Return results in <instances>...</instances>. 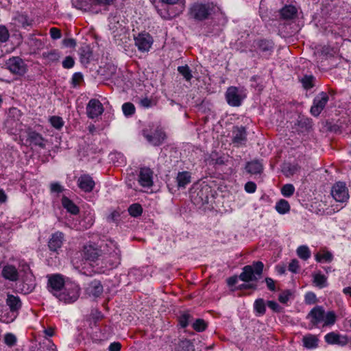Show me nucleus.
<instances>
[{
    "instance_id": "obj_1",
    "label": "nucleus",
    "mask_w": 351,
    "mask_h": 351,
    "mask_svg": "<svg viewBox=\"0 0 351 351\" xmlns=\"http://www.w3.org/2000/svg\"><path fill=\"white\" fill-rule=\"evenodd\" d=\"M101 252L103 253V260L106 262V267L112 269L120 264L121 251L114 241L106 240L105 243L101 245Z\"/></svg>"
},
{
    "instance_id": "obj_2",
    "label": "nucleus",
    "mask_w": 351,
    "mask_h": 351,
    "mask_svg": "<svg viewBox=\"0 0 351 351\" xmlns=\"http://www.w3.org/2000/svg\"><path fill=\"white\" fill-rule=\"evenodd\" d=\"M21 111L16 108H12L9 111L8 117L4 123V129L11 135L22 136V132L25 125L21 121Z\"/></svg>"
},
{
    "instance_id": "obj_3",
    "label": "nucleus",
    "mask_w": 351,
    "mask_h": 351,
    "mask_svg": "<svg viewBox=\"0 0 351 351\" xmlns=\"http://www.w3.org/2000/svg\"><path fill=\"white\" fill-rule=\"evenodd\" d=\"M311 322L322 327L332 326L336 322V315L333 311L325 312L322 306L314 307L308 314Z\"/></svg>"
},
{
    "instance_id": "obj_4",
    "label": "nucleus",
    "mask_w": 351,
    "mask_h": 351,
    "mask_svg": "<svg viewBox=\"0 0 351 351\" xmlns=\"http://www.w3.org/2000/svg\"><path fill=\"white\" fill-rule=\"evenodd\" d=\"M114 0H72V5L83 12L98 13L101 8L107 7Z\"/></svg>"
},
{
    "instance_id": "obj_5",
    "label": "nucleus",
    "mask_w": 351,
    "mask_h": 351,
    "mask_svg": "<svg viewBox=\"0 0 351 351\" xmlns=\"http://www.w3.org/2000/svg\"><path fill=\"white\" fill-rule=\"evenodd\" d=\"M80 295V286L76 282L67 279L65 287L56 298L66 304H71L75 302Z\"/></svg>"
},
{
    "instance_id": "obj_6",
    "label": "nucleus",
    "mask_w": 351,
    "mask_h": 351,
    "mask_svg": "<svg viewBox=\"0 0 351 351\" xmlns=\"http://www.w3.org/2000/svg\"><path fill=\"white\" fill-rule=\"evenodd\" d=\"M218 9L213 3H195L190 9V15L195 20L203 21L208 19Z\"/></svg>"
},
{
    "instance_id": "obj_7",
    "label": "nucleus",
    "mask_w": 351,
    "mask_h": 351,
    "mask_svg": "<svg viewBox=\"0 0 351 351\" xmlns=\"http://www.w3.org/2000/svg\"><path fill=\"white\" fill-rule=\"evenodd\" d=\"M264 265L261 261L254 262L252 265L245 266L239 275V278L244 282L256 281L261 278Z\"/></svg>"
},
{
    "instance_id": "obj_8",
    "label": "nucleus",
    "mask_w": 351,
    "mask_h": 351,
    "mask_svg": "<svg viewBox=\"0 0 351 351\" xmlns=\"http://www.w3.org/2000/svg\"><path fill=\"white\" fill-rule=\"evenodd\" d=\"M246 97L245 90L243 88L230 86L226 94L227 102L231 106H239Z\"/></svg>"
},
{
    "instance_id": "obj_9",
    "label": "nucleus",
    "mask_w": 351,
    "mask_h": 351,
    "mask_svg": "<svg viewBox=\"0 0 351 351\" xmlns=\"http://www.w3.org/2000/svg\"><path fill=\"white\" fill-rule=\"evenodd\" d=\"M67 279L65 280L61 274H52L48 276L47 287L49 291L57 297L65 287Z\"/></svg>"
},
{
    "instance_id": "obj_10",
    "label": "nucleus",
    "mask_w": 351,
    "mask_h": 351,
    "mask_svg": "<svg viewBox=\"0 0 351 351\" xmlns=\"http://www.w3.org/2000/svg\"><path fill=\"white\" fill-rule=\"evenodd\" d=\"M8 69L13 74L22 76L27 71V64L19 57H12L6 62Z\"/></svg>"
},
{
    "instance_id": "obj_11",
    "label": "nucleus",
    "mask_w": 351,
    "mask_h": 351,
    "mask_svg": "<svg viewBox=\"0 0 351 351\" xmlns=\"http://www.w3.org/2000/svg\"><path fill=\"white\" fill-rule=\"evenodd\" d=\"M331 195L335 201L343 203L349 199L348 189L342 182L335 183L332 187Z\"/></svg>"
},
{
    "instance_id": "obj_12",
    "label": "nucleus",
    "mask_w": 351,
    "mask_h": 351,
    "mask_svg": "<svg viewBox=\"0 0 351 351\" xmlns=\"http://www.w3.org/2000/svg\"><path fill=\"white\" fill-rule=\"evenodd\" d=\"M135 45L141 52L149 51L152 44L153 38L148 33H141L134 38Z\"/></svg>"
},
{
    "instance_id": "obj_13",
    "label": "nucleus",
    "mask_w": 351,
    "mask_h": 351,
    "mask_svg": "<svg viewBox=\"0 0 351 351\" xmlns=\"http://www.w3.org/2000/svg\"><path fill=\"white\" fill-rule=\"evenodd\" d=\"M329 97L325 92L320 93L313 100V104L311 108V114L317 117L323 110L328 101Z\"/></svg>"
},
{
    "instance_id": "obj_14",
    "label": "nucleus",
    "mask_w": 351,
    "mask_h": 351,
    "mask_svg": "<svg viewBox=\"0 0 351 351\" xmlns=\"http://www.w3.org/2000/svg\"><path fill=\"white\" fill-rule=\"evenodd\" d=\"M104 112L102 104L96 99H91L86 106V114L88 118L95 119Z\"/></svg>"
},
{
    "instance_id": "obj_15",
    "label": "nucleus",
    "mask_w": 351,
    "mask_h": 351,
    "mask_svg": "<svg viewBox=\"0 0 351 351\" xmlns=\"http://www.w3.org/2000/svg\"><path fill=\"white\" fill-rule=\"evenodd\" d=\"M162 3L169 4V5H174L178 4L179 8L176 12H167L163 13L161 10H158V14L165 19H169L173 18L180 13H182L184 9L185 0H161Z\"/></svg>"
},
{
    "instance_id": "obj_16",
    "label": "nucleus",
    "mask_w": 351,
    "mask_h": 351,
    "mask_svg": "<svg viewBox=\"0 0 351 351\" xmlns=\"http://www.w3.org/2000/svg\"><path fill=\"white\" fill-rule=\"evenodd\" d=\"M325 341L328 344H336L341 346H346L349 339L346 335H340L334 332L326 334L324 337Z\"/></svg>"
},
{
    "instance_id": "obj_17",
    "label": "nucleus",
    "mask_w": 351,
    "mask_h": 351,
    "mask_svg": "<svg viewBox=\"0 0 351 351\" xmlns=\"http://www.w3.org/2000/svg\"><path fill=\"white\" fill-rule=\"evenodd\" d=\"M144 136L149 143L154 146H158L165 139L166 134L162 129L157 128L151 134L144 132Z\"/></svg>"
},
{
    "instance_id": "obj_18",
    "label": "nucleus",
    "mask_w": 351,
    "mask_h": 351,
    "mask_svg": "<svg viewBox=\"0 0 351 351\" xmlns=\"http://www.w3.org/2000/svg\"><path fill=\"white\" fill-rule=\"evenodd\" d=\"M22 270L26 274L27 280L28 281V283L23 284L22 291L25 293H28L32 292L35 288V279L30 271L29 265L23 264L22 265Z\"/></svg>"
},
{
    "instance_id": "obj_19",
    "label": "nucleus",
    "mask_w": 351,
    "mask_h": 351,
    "mask_svg": "<svg viewBox=\"0 0 351 351\" xmlns=\"http://www.w3.org/2000/svg\"><path fill=\"white\" fill-rule=\"evenodd\" d=\"M138 182L143 187H150L153 184V172L149 168H141L138 176Z\"/></svg>"
},
{
    "instance_id": "obj_20",
    "label": "nucleus",
    "mask_w": 351,
    "mask_h": 351,
    "mask_svg": "<svg viewBox=\"0 0 351 351\" xmlns=\"http://www.w3.org/2000/svg\"><path fill=\"white\" fill-rule=\"evenodd\" d=\"M245 128L243 126H234L232 129L233 143L238 146L244 145L247 141Z\"/></svg>"
},
{
    "instance_id": "obj_21",
    "label": "nucleus",
    "mask_w": 351,
    "mask_h": 351,
    "mask_svg": "<svg viewBox=\"0 0 351 351\" xmlns=\"http://www.w3.org/2000/svg\"><path fill=\"white\" fill-rule=\"evenodd\" d=\"M95 182L89 175H82L77 179V186L83 191L88 193L93 191Z\"/></svg>"
},
{
    "instance_id": "obj_22",
    "label": "nucleus",
    "mask_w": 351,
    "mask_h": 351,
    "mask_svg": "<svg viewBox=\"0 0 351 351\" xmlns=\"http://www.w3.org/2000/svg\"><path fill=\"white\" fill-rule=\"evenodd\" d=\"M80 253L85 260L90 261H96L99 256V250L91 244L84 245Z\"/></svg>"
},
{
    "instance_id": "obj_23",
    "label": "nucleus",
    "mask_w": 351,
    "mask_h": 351,
    "mask_svg": "<svg viewBox=\"0 0 351 351\" xmlns=\"http://www.w3.org/2000/svg\"><path fill=\"white\" fill-rule=\"evenodd\" d=\"M64 241V234L61 232H56L51 235L48 243L49 249L56 252L62 247Z\"/></svg>"
},
{
    "instance_id": "obj_24",
    "label": "nucleus",
    "mask_w": 351,
    "mask_h": 351,
    "mask_svg": "<svg viewBox=\"0 0 351 351\" xmlns=\"http://www.w3.org/2000/svg\"><path fill=\"white\" fill-rule=\"evenodd\" d=\"M2 276L6 280L16 281L19 278V272L14 266L6 265L3 267Z\"/></svg>"
},
{
    "instance_id": "obj_25",
    "label": "nucleus",
    "mask_w": 351,
    "mask_h": 351,
    "mask_svg": "<svg viewBox=\"0 0 351 351\" xmlns=\"http://www.w3.org/2000/svg\"><path fill=\"white\" fill-rule=\"evenodd\" d=\"M176 182L178 188L184 189L191 182V173L186 171L178 172Z\"/></svg>"
},
{
    "instance_id": "obj_26",
    "label": "nucleus",
    "mask_w": 351,
    "mask_h": 351,
    "mask_svg": "<svg viewBox=\"0 0 351 351\" xmlns=\"http://www.w3.org/2000/svg\"><path fill=\"white\" fill-rule=\"evenodd\" d=\"M6 304L12 313H16L21 307V302L18 296L8 294L6 299Z\"/></svg>"
},
{
    "instance_id": "obj_27",
    "label": "nucleus",
    "mask_w": 351,
    "mask_h": 351,
    "mask_svg": "<svg viewBox=\"0 0 351 351\" xmlns=\"http://www.w3.org/2000/svg\"><path fill=\"white\" fill-rule=\"evenodd\" d=\"M302 343L304 347L307 349H315L318 347L319 339L317 336L308 334L303 337Z\"/></svg>"
},
{
    "instance_id": "obj_28",
    "label": "nucleus",
    "mask_w": 351,
    "mask_h": 351,
    "mask_svg": "<svg viewBox=\"0 0 351 351\" xmlns=\"http://www.w3.org/2000/svg\"><path fill=\"white\" fill-rule=\"evenodd\" d=\"M328 278L321 272L314 273L313 274V282L319 289H323L328 286Z\"/></svg>"
},
{
    "instance_id": "obj_29",
    "label": "nucleus",
    "mask_w": 351,
    "mask_h": 351,
    "mask_svg": "<svg viewBox=\"0 0 351 351\" xmlns=\"http://www.w3.org/2000/svg\"><path fill=\"white\" fill-rule=\"evenodd\" d=\"M42 56L47 63L50 64L58 61L61 55L58 50L52 49L43 53Z\"/></svg>"
},
{
    "instance_id": "obj_30",
    "label": "nucleus",
    "mask_w": 351,
    "mask_h": 351,
    "mask_svg": "<svg viewBox=\"0 0 351 351\" xmlns=\"http://www.w3.org/2000/svg\"><path fill=\"white\" fill-rule=\"evenodd\" d=\"M62 206L70 213L76 215L79 213L78 207L68 197H63L62 199Z\"/></svg>"
},
{
    "instance_id": "obj_31",
    "label": "nucleus",
    "mask_w": 351,
    "mask_h": 351,
    "mask_svg": "<svg viewBox=\"0 0 351 351\" xmlns=\"http://www.w3.org/2000/svg\"><path fill=\"white\" fill-rule=\"evenodd\" d=\"M291 208L288 201L281 199L278 201L275 206L276 210L280 215H285L289 212Z\"/></svg>"
},
{
    "instance_id": "obj_32",
    "label": "nucleus",
    "mask_w": 351,
    "mask_h": 351,
    "mask_svg": "<svg viewBox=\"0 0 351 351\" xmlns=\"http://www.w3.org/2000/svg\"><path fill=\"white\" fill-rule=\"evenodd\" d=\"M245 169L246 171L250 173L257 174L261 172L263 167L259 161L254 160L247 162Z\"/></svg>"
},
{
    "instance_id": "obj_33",
    "label": "nucleus",
    "mask_w": 351,
    "mask_h": 351,
    "mask_svg": "<svg viewBox=\"0 0 351 351\" xmlns=\"http://www.w3.org/2000/svg\"><path fill=\"white\" fill-rule=\"evenodd\" d=\"M297 13V9L293 5H285L280 11L281 16L285 19H293Z\"/></svg>"
},
{
    "instance_id": "obj_34",
    "label": "nucleus",
    "mask_w": 351,
    "mask_h": 351,
    "mask_svg": "<svg viewBox=\"0 0 351 351\" xmlns=\"http://www.w3.org/2000/svg\"><path fill=\"white\" fill-rule=\"evenodd\" d=\"M95 222V215L93 212L88 211L84 214L82 221L80 222V226L85 229L90 228Z\"/></svg>"
},
{
    "instance_id": "obj_35",
    "label": "nucleus",
    "mask_w": 351,
    "mask_h": 351,
    "mask_svg": "<svg viewBox=\"0 0 351 351\" xmlns=\"http://www.w3.org/2000/svg\"><path fill=\"white\" fill-rule=\"evenodd\" d=\"M315 258L319 263H330L333 259V255L328 251L323 250L317 253Z\"/></svg>"
},
{
    "instance_id": "obj_36",
    "label": "nucleus",
    "mask_w": 351,
    "mask_h": 351,
    "mask_svg": "<svg viewBox=\"0 0 351 351\" xmlns=\"http://www.w3.org/2000/svg\"><path fill=\"white\" fill-rule=\"evenodd\" d=\"M28 138L31 143L38 145L40 147L45 146L44 139L40 134L35 132H30Z\"/></svg>"
},
{
    "instance_id": "obj_37",
    "label": "nucleus",
    "mask_w": 351,
    "mask_h": 351,
    "mask_svg": "<svg viewBox=\"0 0 351 351\" xmlns=\"http://www.w3.org/2000/svg\"><path fill=\"white\" fill-rule=\"evenodd\" d=\"M296 254L300 258L304 261L308 260L311 255L309 247L305 245H300L296 250Z\"/></svg>"
},
{
    "instance_id": "obj_38",
    "label": "nucleus",
    "mask_w": 351,
    "mask_h": 351,
    "mask_svg": "<svg viewBox=\"0 0 351 351\" xmlns=\"http://www.w3.org/2000/svg\"><path fill=\"white\" fill-rule=\"evenodd\" d=\"M254 308L256 311V315H263L266 311L265 303L263 299L259 298L255 300L254 304Z\"/></svg>"
},
{
    "instance_id": "obj_39",
    "label": "nucleus",
    "mask_w": 351,
    "mask_h": 351,
    "mask_svg": "<svg viewBox=\"0 0 351 351\" xmlns=\"http://www.w3.org/2000/svg\"><path fill=\"white\" fill-rule=\"evenodd\" d=\"M178 71L186 81H190L192 79L191 71L188 65L178 66Z\"/></svg>"
},
{
    "instance_id": "obj_40",
    "label": "nucleus",
    "mask_w": 351,
    "mask_h": 351,
    "mask_svg": "<svg viewBox=\"0 0 351 351\" xmlns=\"http://www.w3.org/2000/svg\"><path fill=\"white\" fill-rule=\"evenodd\" d=\"M49 122L51 125L57 129L60 130L64 125V121L62 117L58 116H52L49 118Z\"/></svg>"
},
{
    "instance_id": "obj_41",
    "label": "nucleus",
    "mask_w": 351,
    "mask_h": 351,
    "mask_svg": "<svg viewBox=\"0 0 351 351\" xmlns=\"http://www.w3.org/2000/svg\"><path fill=\"white\" fill-rule=\"evenodd\" d=\"M295 192V188L291 184H285L281 189V193L284 197H289Z\"/></svg>"
},
{
    "instance_id": "obj_42",
    "label": "nucleus",
    "mask_w": 351,
    "mask_h": 351,
    "mask_svg": "<svg viewBox=\"0 0 351 351\" xmlns=\"http://www.w3.org/2000/svg\"><path fill=\"white\" fill-rule=\"evenodd\" d=\"M143 211L142 207L138 204H132L129 208L128 212L130 215L133 217H138L141 215Z\"/></svg>"
},
{
    "instance_id": "obj_43",
    "label": "nucleus",
    "mask_w": 351,
    "mask_h": 351,
    "mask_svg": "<svg viewBox=\"0 0 351 351\" xmlns=\"http://www.w3.org/2000/svg\"><path fill=\"white\" fill-rule=\"evenodd\" d=\"M122 110L123 112V114L127 116H132L135 112V107L130 102H127L123 104L122 106Z\"/></svg>"
},
{
    "instance_id": "obj_44",
    "label": "nucleus",
    "mask_w": 351,
    "mask_h": 351,
    "mask_svg": "<svg viewBox=\"0 0 351 351\" xmlns=\"http://www.w3.org/2000/svg\"><path fill=\"white\" fill-rule=\"evenodd\" d=\"M90 288V293L95 296L99 295L103 291V287L99 282H93L91 283Z\"/></svg>"
},
{
    "instance_id": "obj_45",
    "label": "nucleus",
    "mask_w": 351,
    "mask_h": 351,
    "mask_svg": "<svg viewBox=\"0 0 351 351\" xmlns=\"http://www.w3.org/2000/svg\"><path fill=\"white\" fill-rule=\"evenodd\" d=\"M83 80V75L81 73H75L71 78V84L74 88H76L80 85Z\"/></svg>"
},
{
    "instance_id": "obj_46",
    "label": "nucleus",
    "mask_w": 351,
    "mask_h": 351,
    "mask_svg": "<svg viewBox=\"0 0 351 351\" xmlns=\"http://www.w3.org/2000/svg\"><path fill=\"white\" fill-rule=\"evenodd\" d=\"M206 323L202 319H197L193 324V328L194 330L198 332L204 331L206 328Z\"/></svg>"
},
{
    "instance_id": "obj_47",
    "label": "nucleus",
    "mask_w": 351,
    "mask_h": 351,
    "mask_svg": "<svg viewBox=\"0 0 351 351\" xmlns=\"http://www.w3.org/2000/svg\"><path fill=\"white\" fill-rule=\"evenodd\" d=\"M314 77L312 75H305L302 79V83L304 86V87L306 89H309L313 86V82Z\"/></svg>"
},
{
    "instance_id": "obj_48",
    "label": "nucleus",
    "mask_w": 351,
    "mask_h": 351,
    "mask_svg": "<svg viewBox=\"0 0 351 351\" xmlns=\"http://www.w3.org/2000/svg\"><path fill=\"white\" fill-rule=\"evenodd\" d=\"M300 263L297 259H293L289 263L288 269L292 273L296 274L300 269Z\"/></svg>"
},
{
    "instance_id": "obj_49",
    "label": "nucleus",
    "mask_w": 351,
    "mask_h": 351,
    "mask_svg": "<svg viewBox=\"0 0 351 351\" xmlns=\"http://www.w3.org/2000/svg\"><path fill=\"white\" fill-rule=\"evenodd\" d=\"M259 49L263 52L270 51L272 49V44L266 40H261L259 43Z\"/></svg>"
},
{
    "instance_id": "obj_50",
    "label": "nucleus",
    "mask_w": 351,
    "mask_h": 351,
    "mask_svg": "<svg viewBox=\"0 0 351 351\" xmlns=\"http://www.w3.org/2000/svg\"><path fill=\"white\" fill-rule=\"evenodd\" d=\"M9 32L4 25H0V42L4 43L9 38Z\"/></svg>"
},
{
    "instance_id": "obj_51",
    "label": "nucleus",
    "mask_w": 351,
    "mask_h": 351,
    "mask_svg": "<svg viewBox=\"0 0 351 351\" xmlns=\"http://www.w3.org/2000/svg\"><path fill=\"white\" fill-rule=\"evenodd\" d=\"M75 60L71 56H66L62 61V66L64 69H69L74 66Z\"/></svg>"
},
{
    "instance_id": "obj_52",
    "label": "nucleus",
    "mask_w": 351,
    "mask_h": 351,
    "mask_svg": "<svg viewBox=\"0 0 351 351\" xmlns=\"http://www.w3.org/2000/svg\"><path fill=\"white\" fill-rule=\"evenodd\" d=\"M4 341L6 345L12 346L16 343V338L13 334L8 333L5 335Z\"/></svg>"
},
{
    "instance_id": "obj_53",
    "label": "nucleus",
    "mask_w": 351,
    "mask_h": 351,
    "mask_svg": "<svg viewBox=\"0 0 351 351\" xmlns=\"http://www.w3.org/2000/svg\"><path fill=\"white\" fill-rule=\"evenodd\" d=\"M291 295V291L286 290L279 295L278 300L282 304H286L289 300Z\"/></svg>"
},
{
    "instance_id": "obj_54",
    "label": "nucleus",
    "mask_w": 351,
    "mask_h": 351,
    "mask_svg": "<svg viewBox=\"0 0 351 351\" xmlns=\"http://www.w3.org/2000/svg\"><path fill=\"white\" fill-rule=\"evenodd\" d=\"M305 302L308 304H313L316 302V295L313 292H308L304 296Z\"/></svg>"
},
{
    "instance_id": "obj_55",
    "label": "nucleus",
    "mask_w": 351,
    "mask_h": 351,
    "mask_svg": "<svg viewBox=\"0 0 351 351\" xmlns=\"http://www.w3.org/2000/svg\"><path fill=\"white\" fill-rule=\"evenodd\" d=\"M139 104H140L141 107H143V108H145L152 107L153 106L155 105L154 101L152 99H149L147 97H145V98L141 99L139 101Z\"/></svg>"
},
{
    "instance_id": "obj_56",
    "label": "nucleus",
    "mask_w": 351,
    "mask_h": 351,
    "mask_svg": "<svg viewBox=\"0 0 351 351\" xmlns=\"http://www.w3.org/2000/svg\"><path fill=\"white\" fill-rule=\"evenodd\" d=\"M190 319V315L188 313H184L179 317V322L182 328L188 326Z\"/></svg>"
},
{
    "instance_id": "obj_57",
    "label": "nucleus",
    "mask_w": 351,
    "mask_h": 351,
    "mask_svg": "<svg viewBox=\"0 0 351 351\" xmlns=\"http://www.w3.org/2000/svg\"><path fill=\"white\" fill-rule=\"evenodd\" d=\"M51 38L53 40H57L61 38L62 34L60 30L56 27H51L49 30Z\"/></svg>"
},
{
    "instance_id": "obj_58",
    "label": "nucleus",
    "mask_w": 351,
    "mask_h": 351,
    "mask_svg": "<svg viewBox=\"0 0 351 351\" xmlns=\"http://www.w3.org/2000/svg\"><path fill=\"white\" fill-rule=\"evenodd\" d=\"M256 190V184L253 182H247L245 184V191L248 193H253Z\"/></svg>"
},
{
    "instance_id": "obj_59",
    "label": "nucleus",
    "mask_w": 351,
    "mask_h": 351,
    "mask_svg": "<svg viewBox=\"0 0 351 351\" xmlns=\"http://www.w3.org/2000/svg\"><path fill=\"white\" fill-rule=\"evenodd\" d=\"M267 306L269 308H271L272 311L275 312H280V306L279 304L275 302V301H268L267 302Z\"/></svg>"
},
{
    "instance_id": "obj_60",
    "label": "nucleus",
    "mask_w": 351,
    "mask_h": 351,
    "mask_svg": "<svg viewBox=\"0 0 351 351\" xmlns=\"http://www.w3.org/2000/svg\"><path fill=\"white\" fill-rule=\"evenodd\" d=\"M50 189L53 193H60L62 191V186L58 182H53L50 184Z\"/></svg>"
},
{
    "instance_id": "obj_61",
    "label": "nucleus",
    "mask_w": 351,
    "mask_h": 351,
    "mask_svg": "<svg viewBox=\"0 0 351 351\" xmlns=\"http://www.w3.org/2000/svg\"><path fill=\"white\" fill-rule=\"evenodd\" d=\"M63 45L66 47L73 48L76 45V42L73 38H66L62 41Z\"/></svg>"
},
{
    "instance_id": "obj_62",
    "label": "nucleus",
    "mask_w": 351,
    "mask_h": 351,
    "mask_svg": "<svg viewBox=\"0 0 351 351\" xmlns=\"http://www.w3.org/2000/svg\"><path fill=\"white\" fill-rule=\"evenodd\" d=\"M265 282L267 284V288L270 291H275V289H276L275 282L274 281V280L272 278H265Z\"/></svg>"
},
{
    "instance_id": "obj_63",
    "label": "nucleus",
    "mask_w": 351,
    "mask_h": 351,
    "mask_svg": "<svg viewBox=\"0 0 351 351\" xmlns=\"http://www.w3.org/2000/svg\"><path fill=\"white\" fill-rule=\"evenodd\" d=\"M121 345L119 342H113L108 347L109 351H120Z\"/></svg>"
},
{
    "instance_id": "obj_64",
    "label": "nucleus",
    "mask_w": 351,
    "mask_h": 351,
    "mask_svg": "<svg viewBox=\"0 0 351 351\" xmlns=\"http://www.w3.org/2000/svg\"><path fill=\"white\" fill-rule=\"evenodd\" d=\"M44 332L47 337H52L54 334V330L52 328H48L45 329Z\"/></svg>"
}]
</instances>
